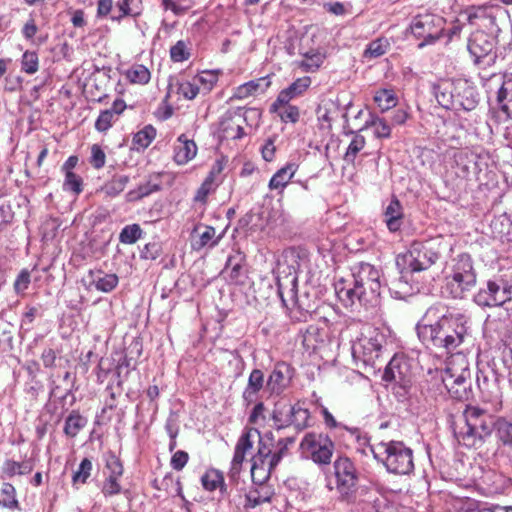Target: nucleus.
<instances>
[{"instance_id":"1a4fd4ad","label":"nucleus","mask_w":512,"mask_h":512,"mask_svg":"<svg viewBox=\"0 0 512 512\" xmlns=\"http://www.w3.org/2000/svg\"><path fill=\"white\" fill-rule=\"evenodd\" d=\"M385 342V335L382 332L372 326H364L352 343V356L364 365L373 366L380 357Z\"/></svg>"},{"instance_id":"bb28decb","label":"nucleus","mask_w":512,"mask_h":512,"mask_svg":"<svg viewBox=\"0 0 512 512\" xmlns=\"http://www.w3.org/2000/svg\"><path fill=\"white\" fill-rule=\"evenodd\" d=\"M455 80H445L433 86L434 96L440 106L453 109Z\"/></svg>"},{"instance_id":"b1692460","label":"nucleus","mask_w":512,"mask_h":512,"mask_svg":"<svg viewBox=\"0 0 512 512\" xmlns=\"http://www.w3.org/2000/svg\"><path fill=\"white\" fill-rule=\"evenodd\" d=\"M311 84L309 77L298 78L289 87L283 89L272 104V110H276L278 104H288L293 98L301 95Z\"/></svg>"},{"instance_id":"ddd939ff","label":"nucleus","mask_w":512,"mask_h":512,"mask_svg":"<svg viewBox=\"0 0 512 512\" xmlns=\"http://www.w3.org/2000/svg\"><path fill=\"white\" fill-rule=\"evenodd\" d=\"M444 24L445 21L440 16L430 13L420 14L412 19L410 30L416 38L423 40L419 43V47L422 48L440 39Z\"/></svg>"},{"instance_id":"58836bf2","label":"nucleus","mask_w":512,"mask_h":512,"mask_svg":"<svg viewBox=\"0 0 512 512\" xmlns=\"http://www.w3.org/2000/svg\"><path fill=\"white\" fill-rule=\"evenodd\" d=\"M373 99L383 112L395 107L398 102L395 92L391 89L378 90Z\"/></svg>"},{"instance_id":"a19ab883","label":"nucleus","mask_w":512,"mask_h":512,"mask_svg":"<svg viewBox=\"0 0 512 512\" xmlns=\"http://www.w3.org/2000/svg\"><path fill=\"white\" fill-rule=\"evenodd\" d=\"M126 77L131 83L144 85L150 81L151 74L144 65L135 64L126 71Z\"/></svg>"},{"instance_id":"de8ad7c7","label":"nucleus","mask_w":512,"mask_h":512,"mask_svg":"<svg viewBox=\"0 0 512 512\" xmlns=\"http://www.w3.org/2000/svg\"><path fill=\"white\" fill-rule=\"evenodd\" d=\"M255 437L260 438V434L257 430H246L238 439L235 449L246 455V453L252 449Z\"/></svg>"},{"instance_id":"37998d69","label":"nucleus","mask_w":512,"mask_h":512,"mask_svg":"<svg viewBox=\"0 0 512 512\" xmlns=\"http://www.w3.org/2000/svg\"><path fill=\"white\" fill-rule=\"evenodd\" d=\"M292 421L291 426H294L296 430H303L309 426L310 413L307 409L302 408L300 405H292Z\"/></svg>"},{"instance_id":"cd10ccee","label":"nucleus","mask_w":512,"mask_h":512,"mask_svg":"<svg viewBox=\"0 0 512 512\" xmlns=\"http://www.w3.org/2000/svg\"><path fill=\"white\" fill-rule=\"evenodd\" d=\"M295 163H287L284 167L279 169L270 179L268 187L270 190H277L279 194L283 193L285 187L289 184L297 171Z\"/></svg>"},{"instance_id":"f704fd0d","label":"nucleus","mask_w":512,"mask_h":512,"mask_svg":"<svg viewBox=\"0 0 512 512\" xmlns=\"http://www.w3.org/2000/svg\"><path fill=\"white\" fill-rule=\"evenodd\" d=\"M201 483L205 490L214 491L220 489L221 494H227V487L224 482L223 474L216 469H210L201 477Z\"/></svg>"},{"instance_id":"09e8293b","label":"nucleus","mask_w":512,"mask_h":512,"mask_svg":"<svg viewBox=\"0 0 512 512\" xmlns=\"http://www.w3.org/2000/svg\"><path fill=\"white\" fill-rule=\"evenodd\" d=\"M92 467L93 465L91 460L88 458H84L79 464L78 470L75 471L72 476L73 485L77 486L78 484L86 483L87 479L91 475Z\"/></svg>"},{"instance_id":"f3484780","label":"nucleus","mask_w":512,"mask_h":512,"mask_svg":"<svg viewBox=\"0 0 512 512\" xmlns=\"http://www.w3.org/2000/svg\"><path fill=\"white\" fill-rule=\"evenodd\" d=\"M453 109L471 111L479 103V95L476 87L466 79L455 80V91L453 96Z\"/></svg>"},{"instance_id":"4be33fe9","label":"nucleus","mask_w":512,"mask_h":512,"mask_svg":"<svg viewBox=\"0 0 512 512\" xmlns=\"http://www.w3.org/2000/svg\"><path fill=\"white\" fill-rule=\"evenodd\" d=\"M499 110L512 119V73L503 76L502 83L496 93Z\"/></svg>"},{"instance_id":"72a5a7b5","label":"nucleus","mask_w":512,"mask_h":512,"mask_svg":"<svg viewBox=\"0 0 512 512\" xmlns=\"http://www.w3.org/2000/svg\"><path fill=\"white\" fill-rule=\"evenodd\" d=\"M270 82L267 78L251 80L237 87L234 96L238 99H244L258 92H265Z\"/></svg>"},{"instance_id":"2f4dec72","label":"nucleus","mask_w":512,"mask_h":512,"mask_svg":"<svg viewBox=\"0 0 512 512\" xmlns=\"http://www.w3.org/2000/svg\"><path fill=\"white\" fill-rule=\"evenodd\" d=\"M385 222L391 232H396L401 227L403 211L398 199L393 198L385 209Z\"/></svg>"},{"instance_id":"2eb2a0df","label":"nucleus","mask_w":512,"mask_h":512,"mask_svg":"<svg viewBox=\"0 0 512 512\" xmlns=\"http://www.w3.org/2000/svg\"><path fill=\"white\" fill-rule=\"evenodd\" d=\"M261 114L258 109L250 108L245 111L242 109H234L226 111L220 118L219 131L223 137L228 139H241L245 133L242 126L243 121H247L249 117L260 118Z\"/></svg>"},{"instance_id":"0e129e2a","label":"nucleus","mask_w":512,"mask_h":512,"mask_svg":"<svg viewBox=\"0 0 512 512\" xmlns=\"http://www.w3.org/2000/svg\"><path fill=\"white\" fill-rule=\"evenodd\" d=\"M283 106L282 111L279 113L281 120L285 123H296L299 120L300 112L298 107L288 104H280Z\"/></svg>"},{"instance_id":"4468645a","label":"nucleus","mask_w":512,"mask_h":512,"mask_svg":"<svg viewBox=\"0 0 512 512\" xmlns=\"http://www.w3.org/2000/svg\"><path fill=\"white\" fill-rule=\"evenodd\" d=\"M382 379L394 383L393 393L400 401L406 399L410 393L412 375L406 362L392 359L386 366Z\"/></svg>"},{"instance_id":"9d476101","label":"nucleus","mask_w":512,"mask_h":512,"mask_svg":"<svg viewBox=\"0 0 512 512\" xmlns=\"http://www.w3.org/2000/svg\"><path fill=\"white\" fill-rule=\"evenodd\" d=\"M335 489L340 501L350 502L356 493L359 474L348 457H338L333 463Z\"/></svg>"},{"instance_id":"aec40b11","label":"nucleus","mask_w":512,"mask_h":512,"mask_svg":"<svg viewBox=\"0 0 512 512\" xmlns=\"http://www.w3.org/2000/svg\"><path fill=\"white\" fill-rule=\"evenodd\" d=\"M246 256L239 250L234 251L228 256L222 274L234 284H243L246 276L245 269Z\"/></svg>"},{"instance_id":"69168bd1","label":"nucleus","mask_w":512,"mask_h":512,"mask_svg":"<svg viewBox=\"0 0 512 512\" xmlns=\"http://www.w3.org/2000/svg\"><path fill=\"white\" fill-rule=\"evenodd\" d=\"M200 92L198 84L194 82H183L178 87V93L181 94L185 99L193 100L197 97Z\"/></svg>"},{"instance_id":"473e14b6","label":"nucleus","mask_w":512,"mask_h":512,"mask_svg":"<svg viewBox=\"0 0 512 512\" xmlns=\"http://www.w3.org/2000/svg\"><path fill=\"white\" fill-rule=\"evenodd\" d=\"M293 408L292 405L286 402H279L275 405L272 414L274 427L281 430L291 426Z\"/></svg>"},{"instance_id":"680f3d73","label":"nucleus","mask_w":512,"mask_h":512,"mask_svg":"<svg viewBox=\"0 0 512 512\" xmlns=\"http://www.w3.org/2000/svg\"><path fill=\"white\" fill-rule=\"evenodd\" d=\"M63 187L67 191H72L75 194H79L82 192V179L74 172H68L65 175Z\"/></svg>"},{"instance_id":"6ab92c4d","label":"nucleus","mask_w":512,"mask_h":512,"mask_svg":"<svg viewBox=\"0 0 512 512\" xmlns=\"http://www.w3.org/2000/svg\"><path fill=\"white\" fill-rule=\"evenodd\" d=\"M293 378V368L286 362H277L271 371L266 388L272 395H280L290 385Z\"/></svg>"},{"instance_id":"20e7f679","label":"nucleus","mask_w":512,"mask_h":512,"mask_svg":"<svg viewBox=\"0 0 512 512\" xmlns=\"http://www.w3.org/2000/svg\"><path fill=\"white\" fill-rule=\"evenodd\" d=\"M307 262L305 251L296 248L286 249L278 261L277 291L285 307H289L290 302L297 304L300 309H305L297 298V274ZM306 310L308 311L309 307Z\"/></svg>"},{"instance_id":"7ed1b4c3","label":"nucleus","mask_w":512,"mask_h":512,"mask_svg":"<svg viewBox=\"0 0 512 512\" xmlns=\"http://www.w3.org/2000/svg\"><path fill=\"white\" fill-rule=\"evenodd\" d=\"M497 418L486 410L468 405L463 411L460 423L454 425V436L458 443L467 448L480 447L491 435Z\"/></svg>"},{"instance_id":"7c9ffc66","label":"nucleus","mask_w":512,"mask_h":512,"mask_svg":"<svg viewBox=\"0 0 512 512\" xmlns=\"http://www.w3.org/2000/svg\"><path fill=\"white\" fill-rule=\"evenodd\" d=\"M34 469V460L29 458L21 462L12 459H7L2 466V473L7 478H12L16 475L24 476L30 474Z\"/></svg>"},{"instance_id":"39448f33","label":"nucleus","mask_w":512,"mask_h":512,"mask_svg":"<svg viewBox=\"0 0 512 512\" xmlns=\"http://www.w3.org/2000/svg\"><path fill=\"white\" fill-rule=\"evenodd\" d=\"M446 250L447 244L442 237L413 241L408 251L397 257L396 264L412 273L425 271L436 264Z\"/></svg>"},{"instance_id":"338daca9","label":"nucleus","mask_w":512,"mask_h":512,"mask_svg":"<svg viewBox=\"0 0 512 512\" xmlns=\"http://www.w3.org/2000/svg\"><path fill=\"white\" fill-rule=\"evenodd\" d=\"M212 186H213V173H210L209 176L202 183L200 188L197 190L194 200L196 202L204 203L207 199V196L210 194V192L213 189Z\"/></svg>"},{"instance_id":"bf43d9fd","label":"nucleus","mask_w":512,"mask_h":512,"mask_svg":"<svg viewBox=\"0 0 512 512\" xmlns=\"http://www.w3.org/2000/svg\"><path fill=\"white\" fill-rule=\"evenodd\" d=\"M170 57L173 62H183L189 59L190 51L183 40H179L171 47Z\"/></svg>"},{"instance_id":"c756f323","label":"nucleus","mask_w":512,"mask_h":512,"mask_svg":"<svg viewBox=\"0 0 512 512\" xmlns=\"http://www.w3.org/2000/svg\"><path fill=\"white\" fill-rule=\"evenodd\" d=\"M89 277L91 279L90 284L101 292H111L118 285V276L116 274H106L100 270L89 271Z\"/></svg>"},{"instance_id":"13d9d810","label":"nucleus","mask_w":512,"mask_h":512,"mask_svg":"<svg viewBox=\"0 0 512 512\" xmlns=\"http://www.w3.org/2000/svg\"><path fill=\"white\" fill-rule=\"evenodd\" d=\"M120 478L121 476L107 475L101 489L105 497L114 496L121 492Z\"/></svg>"},{"instance_id":"0eeeda50","label":"nucleus","mask_w":512,"mask_h":512,"mask_svg":"<svg viewBox=\"0 0 512 512\" xmlns=\"http://www.w3.org/2000/svg\"><path fill=\"white\" fill-rule=\"evenodd\" d=\"M374 458L396 475H410L414 471L413 450L403 441H381L372 447Z\"/></svg>"},{"instance_id":"3c124183","label":"nucleus","mask_w":512,"mask_h":512,"mask_svg":"<svg viewBox=\"0 0 512 512\" xmlns=\"http://www.w3.org/2000/svg\"><path fill=\"white\" fill-rule=\"evenodd\" d=\"M374 127L375 136L378 138H389L391 128L383 118L371 115L370 120L366 121V127Z\"/></svg>"},{"instance_id":"c85d7f7f","label":"nucleus","mask_w":512,"mask_h":512,"mask_svg":"<svg viewBox=\"0 0 512 512\" xmlns=\"http://www.w3.org/2000/svg\"><path fill=\"white\" fill-rule=\"evenodd\" d=\"M327 338V329L318 325H309L303 333V345L307 350L315 351L324 344Z\"/></svg>"},{"instance_id":"603ef678","label":"nucleus","mask_w":512,"mask_h":512,"mask_svg":"<svg viewBox=\"0 0 512 512\" xmlns=\"http://www.w3.org/2000/svg\"><path fill=\"white\" fill-rule=\"evenodd\" d=\"M156 137V129L152 125L145 126L134 135L133 141L141 148H147Z\"/></svg>"},{"instance_id":"6e6d98bb","label":"nucleus","mask_w":512,"mask_h":512,"mask_svg":"<svg viewBox=\"0 0 512 512\" xmlns=\"http://www.w3.org/2000/svg\"><path fill=\"white\" fill-rule=\"evenodd\" d=\"M105 469L108 471V475L122 476L123 465L119 457L115 453L109 451L104 455Z\"/></svg>"},{"instance_id":"dca6fc26","label":"nucleus","mask_w":512,"mask_h":512,"mask_svg":"<svg viewBox=\"0 0 512 512\" xmlns=\"http://www.w3.org/2000/svg\"><path fill=\"white\" fill-rule=\"evenodd\" d=\"M512 299V285L504 280H489L485 289H480L474 296L477 305L483 307L502 306Z\"/></svg>"},{"instance_id":"f03ea898","label":"nucleus","mask_w":512,"mask_h":512,"mask_svg":"<svg viewBox=\"0 0 512 512\" xmlns=\"http://www.w3.org/2000/svg\"><path fill=\"white\" fill-rule=\"evenodd\" d=\"M351 281H339L336 294L345 305L359 301L363 305L376 304L380 295V271L373 265L360 262L351 267Z\"/></svg>"},{"instance_id":"5701e85b","label":"nucleus","mask_w":512,"mask_h":512,"mask_svg":"<svg viewBox=\"0 0 512 512\" xmlns=\"http://www.w3.org/2000/svg\"><path fill=\"white\" fill-rule=\"evenodd\" d=\"M197 154V145L181 134L174 146V160L179 165H184L192 160Z\"/></svg>"},{"instance_id":"5fc2aeb1","label":"nucleus","mask_w":512,"mask_h":512,"mask_svg":"<svg viewBox=\"0 0 512 512\" xmlns=\"http://www.w3.org/2000/svg\"><path fill=\"white\" fill-rule=\"evenodd\" d=\"M390 47L389 41L384 38H379L372 41L365 50V56L377 58L384 55Z\"/></svg>"},{"instance_id":"412c9836","label":"nucleus","mask_w":512,"mask_h":512,"mask_svg":"<svg viewBox=\"0 0 512 512\" xmlns=\"http://www.w3.org/2000/svg\"><path fill=\"white\" fill-rule=\"evenodd\" d=\"M223 237V233L216 236V230L212 226L197 225L192 232L191 247L195 251H201L205 247L213 248Z\"/></svg>"},{"instance_id":"9b49d317","label":"nucleus","mask_w":512,"mask_h":512,"mask_svg":"<svg viewBox=\"0 0 512 512\" xmlns=\"http://www.w3.org/2000/svg\"><path fill=\"white\" fill-rule=\"evenodd\" d=\"M496 38L483 30H476L468 38L467 48L475 65L490 66L496 58Z\"/></svg>"},{"instance_id":"a878e982","label":"nucleus","mask_w":512,"mask_h":512,"mask_svg":"<svg viewBox=\"0 0 512 512\" xmlns=\"http://www.w3.org/2000/svg\"><path fill=\"white\" fill-rule=\"evenodd\" d=\"M256 485V488L250 490L245 495V508H255L263 503H268L274 495V490L271 486L265 484Z\"/></svg>"},{"instance_id":"49530a36","label":"nucleus","mask_w":512,"mask_h":512,"mask_svg":"<svg viewBox=\"0 0 512 512\" xmlns=\"http://www.w3.org/2000/svg\"><path fill=\"white\" fill-rule=\"evenodd\" d=\"M142 0H121L117 3V7L121 11V15L117 19H121L124 16L136 17L140 15L142 7Z\"/></svg>"},{"instance_id":"4d7b16f0","label":"nucleus","mask_w":512,"mask_h":512,"mask_svg":"<svg viewBox=\"0 0 512 512\" xmlns=\"http://www.w3.org/2000/svg\"><path fill=\"white\" fill-rule=\"evenodd\" d=\"M39 66L38 55L34 51H26L22 55L21 69L27 74H34L37 72Z\"/></svg>"},{"instance_id":"f257e3e1","label":"nucleus","mask_w":512,"mask_h":512,"mask_svg":"<svg viewBox=\"0 0 512 512\" xmlns=\"http://www.w3.org/2000/svg\"><path fill=\"white\" fill-rule=\"evenodd\" d=\"M445 307L428 308L417 324L419 340L429 349L450 352L458 348L468 337L467 319L464 315H446Z\"/></svg>"},{"instance_id":"e433bc0d","label":"nucleus","mask_w":512,"mask_h":512,"mask_svg":"<svg viewBox=\"0 0 512 512\" xmlns=\"http://www.w3.org/2000/svg\"><path fill=\"white\" fill-rule=\"evenodd\" d=\"M304 58L297 61V66L304 72H315L323 64L325 55L319 51L311 50L306 52Z\"/></svg>"},{"instance_id":"6e6552de","label":"nucleus","mask_w":512,"mask_h":512,"mask_svg":"<svg viewBox=\"0 0 512 512\" xmlns=\"http://www.w3.org/2000/svg\"><path fill=\"white\" fill-rule=\"evenodd\" d=\"M446 290L453 298H463L475 287L477 274L471 256L461 253L451 260L446 277Z\"/></svg>"},{"instance_id":"393cba45","label":"nucleus","mask_w":512,"mask_h":512,"mask_svg":"<svg viewBox=\"0 0 512 512\" xmlns=\"http://www.w3.org/2000/svg\"><path fill=\"white\" fill-rule=\"evenodd\" d=\"M264 386V373L260 369H253L248 377L247 386L243 391V399L247 405L257 400V395Z\"/></svg>"},{"instance_id":"423d86ee","label":"nucleus","mask_w":512,"mask_h":512,"mask_svg":"<svg viewBox=\"0 0 512 512\" xmlns=\"http://www.w3.org/2000/svg\"><path fill=\"white\" fill-rule=\"evenodd\" d=\"M440 379L448 394L459 401H468L473 396L471 371L464 355L452 356L445 368L438 371Z\"/></svg>"},{"instance_id":"c9c22d12","label":"nucleus","mask_w":512,"mask_h":512,"mask_svg":"<svg viewBox=\"0 0 512 512\" xmlns=\"http://www.w3.org/2000/svg\"><path fill=\"white\" fill-rule=\"evenodd\" d=\"M277 466V459L270 463L252 461L251 477L254 484H265L269 479L271 471Z\"/></svg>"},{"instance_id":"864d4df0","label":"nucleus","mask_w":512,"mask_h":512,"mask_svg":"<svg viewBox=\"0 0 512 512\" xmlns=\"http://www.w3.org/2000/svg\"><path fill=\"white\" fill-rule=\"evenodd\" d=\"M142 235V229L138 224L125 226L119 235V240L123 244H134Z\"/></svg>"},{"instance_id":"8fccbe9b","label":"nucleus","mask_w":512,"mask_h":512,"mask_svg":"<svg viewBox=\"0 0 512 512\" xmlns=\"http://www.w3.org/2000/svg\"><path fill=\"white\" fill-rule=\"evenodd\" d=\"M1 494L3 499H0V506L6 508H17L18 501L16 499V490L15 487L10 483H3L1 488Z\"/></svg>"},{"instance_id":"e2e57ef3","label":"nucleus","mask_w":512,"mask_h":512,"mask_svg":"<svg viewBox=\"0 0 512 512\" xmlns=\"http://www.w3.org/2000/svg\"><path fill=\"white\" fill-rule=\"evenodd\" d=\"M217 75L211 71H204L194 78L197 84H201L206 93L210 92L217 82Z\"/></svg>"},{"instance_id":"4c0bfd02","label":"nucleus","mask_w":512,"mask_h":512,"mask_svg":"<svg viewBox=\"0 0 512 512\" xmlns=\"http://www.w3.org/2000/svg\"><path fill=\"white\" fill-rule=\"evenodd\" d=\"M87 420L78 411L73 410L65 420L64 433L69 437H75L86 425Z\"/></svg>"},{"instance_id":"052dcab7","label":"nucleus","mask_w":512,"mask_h":512,"mask_svg":"<svg viewBox=\"0 0 512 512\" xmlns=\"http://www.w3.org/2000/svg\"><path fill=\"white\" fill-rule=\"evenodd\" d=\"M117 119V116L111 112L109 109H106L100 113L98 116L96 122H95V128L99 132H105L107 131L111 126L112 123Z\"/></svg>"},{"instance_id":"f8f14e48","label":"nucleus","mask_w":512,"mask_h":512,"mask_svg":"<svg viewBox=\"0 0 512 512\" xmlns=\"http://www.w3.org/2000/svg\"><path fill=\"white\" fill-rule=\"evenodd\" d=\"M302 453L314 463L327 465L331 462L334 443L323 433H307L300 443Z\"/></svg>"},{"instance_id":"79ce46f5","label":"nucleus","mask_w":512,"mask_h":512,"mask_svg":"<svg viewBox=\"0 0 512 512\" xmlns=\"http://www.w3.org/2000/svg\"><path fill=\"white\" fill-rule=\"evenodd\" d=\"M129 180V176L127 175H117L113 177L111 181L105 184L103 191L106 195L115 197L125 189L129 183Z\"/></svg>"},{"instance_id":"a211bd4d","label":"nucleus","mask_w":512,"mask_h":512,"mask_svg":"<svg viewBox=\"0 0 512 512\" xmlns=\"http://www.w3.org/2000/svg\"><path fill=\"white\" fill-rule=\"evenodd\" d=\"M500 379L501 375L491 367L478 371L477 385L487 401L498 400L501 397Z\"/></svg>"},{"instance_id":"774afa93","label":"nucleus","mask_w":512,"mask_h":512,"mask_svg":"<svg viewBox=\"0 0 512 512\" xmlns=\"http://www.w3.org/2000/svg\"><path fill=\"white\" fill-rule=\"evenodd\" d=\"M106 155L102 148L94 144L91 147V158L90 163L95 169H101L105 165Z\"/></svg>"},{"instance_id":"ea45409f","label":"nucleus","mask_w":512,"mask_h":512,"mask_svg":"<svg viewBox=\"0 0 512 512\" xmlns=\"http://www.w3.org/2000/svg\"><path fill=\"white\" fill-rule=\"evenodd\" d=\"M277 459V464L281 460V451L272 452L270 444H267L259 438V445L257 453L252 457L251 461L270 463L272 460Z\"/></svg>"},{"instance_id":"a18cd8bd","label":"nucleus","mask_w":512,"mask_h":512,"mask_svg":"<svg viewBox=\"0 0 512 512\" xmlns=\"http://www.w3.org/2000/svg\"><path fill=\"white\" fill-rule=\"evenodd\" d=\"M353 138L346 150V153H345V156H344V160L346 162H350V163H353L357 154L364 148L365 146V138L364 136L360 135V134H355L353 133Z\"/></svg>"},{"instance_id":"c03bdc74","label":"nucleus","mask_w":512,"mask_h":512,"mask_svg":"<svg viewBox=\"0 0 512 512\" xmlns=\"http://www.w3.org/2000/svg\"><path fill=\"white\" fill-rule=\"evenodd\" d=\"M157 190H159L158 184H153L150 181H147L146 183L139 185L136 189L129 191L126 194V199L129 202H134L150 195Z\"/></svg>"}]
</instances>
